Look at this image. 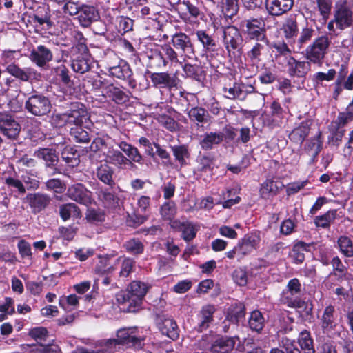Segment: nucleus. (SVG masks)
Wrapping results in <instances>:
<instances>
[{"instance_id": "f257e3e1", "label": "nucleus", "mask_w": 353, "mask_h": 353, "mask_svg": "<svg viewBox=\"0 0 353 353\" xmlns=\"http://www.w3.org/2000/svg\"><path fill=\"white\" fill-rule=\"evenodd\" d=\"M88 112L83 104L74 105L72 108L63 114H57L52 117V122L57 126L65 125L81 126L89 119Z\"/></svg>"}, {"instance_id": "f03ea898", "label": "nucleus", "mask_w": 353, "mask_h": 353, "mask_svg": "<svg viewBox=\"0 0 353 353\" xmlns=\"http://www.w3.org/2000/svg\"><path fill=\"white\" fill-rule=\"evenodd\" d=\"M330 41L327 36L316 38L305 50V58L310 62L321 65L327 52Z\"/></svg>"}, {"instance_id": "7ed1b4c3", "label": "nucleus", "mask_w": 353, "mask_h": 353, "mask_svg": "<svg viewBox=\"0 0 353 353\" xmlns=\"http://www.w3.org/2000/svg\"><path fill=\"white\" fill-rule=\"evenodd\" d=\"M148 286L145 283L139 281H132L129 287L128 292L117 295V301L119 303H128L130 305L138 306L141 303L143 298L148 292Z\"/></svg>"}, {"instance_id": "20e7f679", "label": "nucleus", "mask_w": 353, "mask_h": 353, "mask_svg": "<svg viewBox=\"0 0 353 353\" xmlns=\"http://www.w3.org/2000/svg\"><path fill=\"white\" fill-rule=\"evenodd\" d=\"M334 21L336 28L340 30L353 27L352 7L345 1L336 3L334 10Z\"/></svg>"}, {"instance_id": "39448f33", "label": "nucleus", "mask_w": 353, "mask_h": 353, "mask_svg": "<svg viewBox=\"0 0 353 353\" xmlns=\"http://www.w3.org/2000/svg\"><path fill=\"white\" fill-rule=\"evenodd\" d=\"M25 109L34 116H43L51 110V103L48 97L40 94L30 96L25 103Z\"/></svg>"}, {"instance_id": "423d86ee", "label": "nucleus", "mask_w": 353, "mask_h": 353, "mask_svg": "<svg viewBox=\"0 0 353 353\" xmlns=\"http://www.w3.org/2000/svg\"><path fill=\"white\" fill-rule=\"evenodd\" d=\"M241 26L245 34L249 39L263 42L265 40H268L263 20L260 19L245 20L242 21Z\"/></svg>"}, {"instance_id": "0eeeda50", "label": "nucleus", "mask_w": 353, "mask_h": 353, "mask_svg": "<svg viewBox=\"0 0 353 353\" xmlns=\"http://www.w3.org/2000/svg\"><path fill=\"white\" fill-rule=\"evenodd\" d=\"M116 339L118 344L139 348L145 338L137 327H125L117 331Z\"/></svg>"}, {"instance_id": "6e6552de", "label": "nucleus", "mask_w": 353, "mask_h": 353, "mask_svg": "<svg viewBox=\"0 0 353 353\" xmlns=\"http://www.w3.org/2000/svg\"><path fill=\"white\" fill-rule=\"evenodd\" d=\"M0 132L9 139H16L21 125L13 116L6 112L0 113Z\"/></svg>"}, {"instance_id": "1a4fd4ad", "label": "nucleus", "mask_w": 353, "mask_h": 353, "mask_svg": "<svg viewBox=\"0 0 353 353\" xmlns=\"http://www.w3.org/2000/svg\"><path fill=\"white\" fill-rule=\"evenodd\" d=\"M173 46L181 50V56L183 59H192L195 55L194 45L189 36L185 33H176L172 37L171 39Z\"/></svg>"}, {"instance_id": "9d476101", "label": "nucleus", "mask_w": 353, "mask_h": 353, "mask_svg": "<svg viewBox=\"0 0 353 353\" xmlns=\"http://www.w3.org/2000/svg\"><path fill=\"white\" fill-rule=\"evenodd\" d=\"M106 164H111L119 169H128L135 168V165L128 159L120 150L110 148L105 153Z\"/></svg>"}, {"instance_id": "9b49d317", "label": "nucleus", "mask_w": 353, "mask_h": 353, "mask_svg": "<svg viewBox=\"0 0 353 353\" xmlns=\"http://www.w3.org/2000/svg\"><path fill=\"white\" fill-rule=\"evenodd\" d=\"M301 283L297 279H291L283 291L282 300L288 306L295 307L299 305Z\"/></svg>"}, {"instance_id": "f8f14e48", "label": "nucleus", "mask_w": 353, "mask_h": 353, "mask_svg": "<svg viewBox=\"0 0 353 353\" xmlns=\"http://www.w3.org/2000/svg\"><path fill=\"white\" fill-rule=\"evenodd\" d=\"M223 43L229 53L241 46L243 38L239 29L234 26L225 28L223 31Z\"/></svg>"}, {"instance_id": "ddd939ff", "label": "nucleus", "mask_w": 353, "mask_h": 353, "mask_svg": "<svg viewBox=\"0 0 353 353\" xmlns=\"http://www.w3.org/2000/svg\"><path fill=\"white\" fill-rule=\"evenodd\" d=\"M261 241L260 232L254 231L253 232L245 234L241 239L237 245L239 248L240 253L242 254L243 258L252 253L256 250Z\"/></svg>"}, {"instance_id": "4468645a", "label": "nucleus", "mask_w": 353, "mask_h": 353, "mask_svg": "<svg viewBox=\"0 0 353 353\" xmlns=\"http://www.w3.org/2000/svg\"><path fill=\"white\" fill-rule=\"evenodd\" d=\"M67 195L70 199L85 205L91 203L92 201L91 192L81 183L70 186Z\"/></svg>"}, {"instance_id": "2eb2a0df", "label": "nucleus", "mask_w": 353, "mask_h": 353, "mask_svg": "<svg viewBox=\"0 0 353 353\" xmlns=\"http://www.w3.org/2000/svg\"><path fill=\"white\" fill-rule=\"evenodd\" d=\"M294 5V0H265V7L269 14L279 17L289 10Z\"/></svg>"}, {"instance_id": "dca6fc26", "label": "nucleus", "mask_w": 353, "mask_h": 353, "mask_svg": "<svg viewBox=\"0 0 353 353\" xmlns=\"http://www.w3.org/2000/svg\"><path fill=\"white\" fill-rule=\"evenodd\" d=\"M337 314L335 307L332 305H327L320 316L321 328L324 333L328 334L335 329L337 325Z\"/></svg>"}, {"instance_id": "f3484780", "label": "nucleus", "mask_w": 353, "mask_h": 353, "mask_svg": "<svg viewBox=\"0 0 353 353\" xmlns=\"http://www.w3.org/2000/svg\"><path fill=\"white\" fill-rule=\"evenodd\" d=\"M53 57L50 49L44 45H39L30 51V59L39 67H43Z\"/></svg>"}, {"instance_id": "a211bd4d", "label": "nucleus", "mask_w": 353, "mask_h": 353, "mask_svg": "<svg viewBox=\"0 0 353 353\" xmlns=\"http://www.w3.org/2000/svg\"><path fill=\"white\" fill-rule=\"evenodd\" d=\"M26 200L31 208L32 212L37 214L43 210L50 203V197L43 193H30L28 194Z\"/></svg>"}, {"instance_id": "6ab92c4d", "label": "nucleus", "mask_w": 353, "mask_h": 353, "mask_svg": "<svg viewBox=\"0 0 353 353\" xmlns=\"http://www.w3.org/2000/svg\"><path fill=\"white\" fill-rule=\"evenodd\" d=\"M288 72L292 77H303L310 70V62L299 61L296 60L292 56L286 57Z\"/></svg>"}, {"instance_id": "aec40b11", "label": "nucleus", "mask_w": 353, "mask_h": 353, "mask_svg": "<svg viewBox=\"0 0 353 353\" xmlns=\"http://www.w3.org/2000/svg\"><path fill=\"white\" fill-rule=\"evenodd\" d=\"M156 59L159 61V67H165L170 63L171 65L179 64L182 65V63L179 61L178 54L169 45H165L162 47V52H159L156 55Z\"/></svg>"}, {"instance_id": "412c9836", "label": "nucleus", "mask_w": 353, "mask_h": 353, "mask_svg": "<svg viewBox=\"0 0 353 353\" xmlns=\"http://www.w3.org/2000/svg\"><path fill=\"white\" fill-rule=\"evenodd\" d=\"M6 71L12 76L23 81H28L32 79H37L39 74L36 70L31 68H21L14 63H10L7 65Z\"/></svg>"}, {"instance_id": "4be33fe9", "label": "nucleus", "mask_w": 353, "mask_h": 353, "mask_svg": "<svg viewBox=\"0 0 353 353\" xmlns=\"http://www.w3.org/2000/svg\"><path fill=\"white\" fill-rule=\"evenodd\" d=\"M157 324L163 334L174 340L179 337L178 327L176 322L164 316L159 317Z\"/></svg>"}, {"instance_id": "5701e85b", "label": "nucleus", "mask_w": 353, "mask_h": 353, "mask_svg": "<svg viewBox=\"0 0 353 353\" xmlns=\"http://www.w3.org/2000/svg\"><path fill=\"white\" fill-rule=\"evenodd\" d=\"M113 57L118 61V63L117 65H108V68L110 75L121 79L130 77L132 71L129 65L123 60H119L115 55H113Z\"/></svg>"}, {"instance_id": "b1692460", "label": "nucleus", "mask_w": 353, "mask_h": 353, "mask_svg": "<svg viewBox=\"0 0 353 353\" xmlns=\"http://www.w3.org/2000/svg\"><path fill=\"white\" fill-rule=\"evenodd\" d=\"M284 37L287 40L288 44L291 46V43L295 41V38L298 35V24L294 17L287 18L281 27Z\"/></svg>"}, {"instance_id": "393cba45", "label": "nucleus", "mask_w": 353, "mask_h": 353, "mask_svg": "<svg viewBox=\"0 0 353 353\" xmlns=\"http://www.w3.org/2000/svg\"><path fill=\"white\" fill-rule=\"evenodd\" d=\"M150 79L154 85L160 88H172L176 85L174 76H171L167 72L152 73Z\"/></svg>"}, {"instance_id": "a878e982", "label": "nucleus", "mask_w": 353, "mask_h": 353, "mask_svg": "<svg viewBox=\"0 0 353 353\" xmlns=\"http://www.w3.org/2000/svg\"><path fill=\"white\" fill-rule=\"evenodd\" d=\"M99 17V13L94 7L83 6L80 9L78 19L83 26L88 27L92 22L97 21Z\"/></svg>"}, {"instance_id": "bb28decb", "label": "nucleus", "mask_w": 353, "mask_h": 353, "mask_svg": "<svg viewBox=\"0 0 353 353\" xmlns=\"http://www.w3.org/2000/svg\"><path fill=\"white\" fill-rule=\"evenodd\" d=\"M117 345H118V343L116 339L101 340L96 343V347L97 348V350L81 349L79 350L77 353H104L106 352H112Z\"/></svg>"}, {"instance_id": "cd10ccee", "label": "nucleus", "mask_w": 353, "mask_h": 353, "mask_svg": "<svg viewBox=\"0 0 353 353\" xmlns=\"http://www.w3.org/2000/svg\"><path fill=\"white\" fill-rule=\"evenodd\" d=\"M117 145L121 150L127 155L128 159H130L132 163H137L139 165H143V157L137 148L125 141H121L117 143Z\"/></svg>"}, {"instance_id": "c85d7f7f", "label": "nucleus", "mask_w": 353, "mask_h": 353, "mask_svg": "<svg viewBox=\"0 0 353 353\" xmlns=\"http://www.w3.org/2000/svg\"><path fill=\"white\" fill-rule=\"evenodd\" d=\"M310 121H305L301 122V124L294 128L290 134V139L295 143H301L307 137L310 129Z\"/></svg>"}, {"instance_id": "c756f323", "label": "nucleus", "mask_w": 353, "mask_h": 353, "mask_svg": "<svg viewBox=\"0 0 353 353\" xmlns=\"http://www.w3.org/2000/svg\"><path fill=\"white\" fill-rule=\"evenodd\" d=\"M268 40L265 41H256L251 49L248 52L247 55L254 63H258L261 61V56L267 50Z\"/></svg>"}, {"instance_id": "7c9ffc66", "label": "nucleus", "mask_w": 353, "mask_h": 353, "mask_svg": "<svg viewBox=\"0 0 353 353\" xmlns=\"http://www.w3.org/2000/svg\"><path fill=\"white\" fill-rule=\"evenodd\" d=\"M34 157L43 160L47 166L54 165L58 161V156L52 148H39L34 152Z\"/></svg>"}, {"instance_id": "2f4dec72", "label": "nucleus", "mask_w": 353, "mask_h": 353, "mask_svg": "<svg viewBox=\"0 0 353 353\" xmlns=\"http://www.w3.org/2000/svg\"><path fill=\"white\" fill-rule=\"evenodd\" d=\"M59 214L64 221L69 220L71 217L79 218L81 215L79 208L74 203L61 205L59 207Z\"/></svg>"}, {"instance_id": "473e14b6", "label": "nucleus", "mask_w": 353, "mask_h": 353, "mask_svg": "<svg viewBox=\"0 0 353 353\" xmlns=\"http://www.w3.org/2000/svg\"><path fill=\"white\" fill-rule=\"evenodd\" d=\"M223 139V134L221 132H210L203 135L200 141L201 147L203 150H210L214 145L220 143Z\"/></svg>"}, {"instance_id": "72a5a7b5", "label": "nucleus", "mask_w": 353, "mask_h": 353, "mask_svg": "<svg viewBox=\"0 0 353 353\" xmlns=\"http://www.w3.org/2000/svg\"><path fill=\"white\" fill-rule=\"evenodd\" d=\"M314 30L312 28L305 27L301 30L297 40L291 43V48L293 50H299L303 46L311 40L314 35Z\"/></svg>"}, {"instance_id": "f704fd0d", "label": "nucleus", "mask_w": 353, "mask_h": 353, "mask_svg": "<svg viewBox=\"0 0 353 353\" xmlns=\"http://www.w3.org/2000/svg\"><path fill=\"white\" fill-rule=\"evenodd\" d=\"M243 83L234 82L232 84H229L228 86H225L223 88L225 97L230 99H243V92L242 91Z\"/></svg>"}, {"instance_id": "c9c22d12", "label": "nucleus", "mask_w": 353, "mask_h": 353, "mask_svg": "<svg viewBox=\"0 0 353 353\" xmlns=\"http://www.w3.org/2000/svg\"><path fill=\"white\" fill-rule=\"evenodd\" d=\"M97 177L105 184L111 185L114 181L112 179L113 170L108 164H101L96 170Z\"/></svg>"}, {"instance_id": "e433bc0d", "label": "nucleus", "mask_w": 353, "mask_h": 353, "mask_svg": "<svg viewBox=\"0 0 353 353\" xmlns=\"http://www.w3.org/2000/svg\"><path fill=\"white\" fill-rule=\"evenodd\" d=\"M336 210H330L323 215L317 216L314 219V224L318 228H328L336 217Z\"/></svg>"}, {"instance_id": "4c0bfd02", "label": "nucleus", "mask_w": 353, "mask_h": 353, "mask_svg": "<svg viewBox=\"0 0 353 353\" xmlns=\"http://www.w3.org/2000/svg\"><path fill=\"white\" fill-rule=\"evenodd\" d=\"M298 343L303 353H315L313 340L309 332L302 331L299 334Z\"/></svg>"}, {"instance_id": "58836bf2", "label": "nucleus", "mask_w": 353, "mask_h": 353, "mask_svg": "<svg viewBox=\"0 0 353 353\" xmlns=\"http://www.w3.org/2000/svg\"><path fill=\"white\" fill-rule=\"evenodd\" d=\"M353 120V110L347 108L345 111L340 112L337 118L331 123L332 126L343 129L347 124Z\"/></svg>"}, {"instance_id": "ea45409f", "label": "nucleus", "mask_w": 353, "mask_h": 353, "mask_svg": "<svg viewBox=\"0 0 353 353\" xmlns=\"http://www.w3.org/2000/svg\"><path fill=\"white\" fill-rule=\"evenodd\" d=\"M190 119L198 123H205L209 120V114L205 109L201 107L191 108L188 112Z\"/></svg>"}, {"instance_id": "a19ab883", "label": "nucleus", "mask_w": 353, "mask_h": 353, "mask_svg": "<svg viewBox=\"0 0 353 353\" xmlns=\"http://www.w3.org/2000/svg\"><path fill=\"white\" fill-rule=\"evenodd\" d=\"M279 188L276 181L268 179L261 185L260 189L261 196L264 199H269L271 196L277 194Z\"/></svg>"}, {"instance_id": "79ce46f5", "label": "nucleus", "mask_w": 353, "mask_h": 353, "mask_svg": "<svg viewBox=\"0 0 353 353\" xmlns=\"http://www.w3.org/2000/svg\"><path fill=\"white\" fill-rule=\"evenodd\" d=\"M249 326L250 329L256 332L262 330L264 325V318L259 310L253 311L249 319Z\"/></svg>"}, {"instance_id": "37998d69", "label": "nucleus", "mask_w": 353, "mask_h": 353, "mask_svg": "<svg viewBox=\"0 0 353 353\" xmlns=\"http://www.w3.org/2000/svg\"><path fill=\"white\" fill-rule=\"evenodd\" d=\"M214 310V307L210 305L202 308L200 312V327L201 330L209 326V323L212 321Z\"/></svg>"}, {"instance_id": "c03bdc74", "label": "nucleus", "mask_w": 353, "mask_h": 353, "mask_svg": "<svg viewBox=\"0 0 353 353\" xmlns=\"http://www.w3.org/2000/svg\"><path fill=\"white\" fill-rule=\"evenodd\" d=\"M70 136L77 143H86L90 141V137L87 131L81 126H74L70 129Z\"/></svg>"}, {"instance_id": "a18cd8bd", "label": "nucleus", "mask_w": 353, "mask_h": 353, "mask_svg": "<svg viewBox=\"0 0 353 353\" xmlns=\"http://www.w3.org/2000/svg\"><path fill=\"white\" fill-rule=\"evenodd\" d=\"M171 149L176 161H177L181 166L185 165V159L190 156L188 148L184 145H181L172 146Z\"/></svg>"}, {"instance_id": "49530a36", "label": "nucleus", "mask_w": 353, "mask_h": 353, "mask_svg": "<svg viewBox=\"0 0 353 353\" xmlns=\"http://www.w3.org/2000/svg\"><path fill=\"white\" fill-rule=\"evenodd\" d=\"M176 214V204L173 201L164 203L161 208V214L164 220L171 221Z\"/></svg>"}, {"instance_id": "de8ad7c7", "label": "nucleus", "mask_w": 353, "mask_h": 353, "mask_svg": "<svg viewBox=\"0 0 353 353\" xmlns=\"http://www.w3.org/2000/svg\"><path fill=\"white\" fill-rule=\"evenodd\" d=\"M338 245L341 252L347 257L353 256V244L350 238L341 236L338 239Z\"/></svg>"}, {"instance_id": "09e8293b", "label": "nucleus", "mask_w": 353, "mask_h": 353, "mask_svg": "<svg viewBox=\"0 0 353 353\" xmlns=\"http://www.w3.org/2000/svg\"><path fill=\"white\" fill-rule=\"evenodd\" d=\"M238 10V0H223V12L226 17L232 18Z\"/></svg>"}, {"instance_id": "8fccbe9b", "label": "nucleus", "mask_w": 353, "mask_h": 353, "mask_svg": "<svg viewBox=\"0 0 353 353\" xmlns=\"http://www.w3.org/2000/svg\"><path fill=\"white\" fill-rule=\"evenodd\" d=\"M245 307L242 304H239L234 307L229 312L228 319L233 323L238 324L244 317Z\"/></svg>"}, {"instance_id": "3c124183", "label": "nucleus", "mask_w": 353, "mask_h": 353, "mask_svg": "<svg viewBox=\"0 0 353 353\" xmlns=\"http://www.w3.org/2000/svg\"><path fill=\"white\" fill-rule=\"evenodd\" d=\"M108 94L109 97H111L114 101L119 104L123 103L128 99V95L116 87L110 88Z\"/></svg>"}, {"instance_id": "603ef678", "label": "nucleus", "mask_w": 353, "mask_h": 353, "mask_svg": "<svg viewBox=\"0 0 353 353\" xmlns=\"http://www.w3.org/2000/svg\"><path fill=\"white\" fill-rule=\"evenodd\" d=\"M126 250L133 254H140L143 250V245L142 243L135 239H130L126 241L124 244Z\"/></svg>"}, {"instance_id": "864d4df0", "label": "nucleus", "mask_w": 353, "mask_h": 353, "mask_svg": "<svg viewBox=\"0 0 353 353\" xmlns=\"http://www.w3.org/2000/svg\"><path fill=\"white\" fill-rule=\"evenodd\" d=\"M272 48H274L279 54L276 55V59L279 63L282 56H290L291 49L288 45L285 42H277L272 44Z\"/></svg>"}, {"instance_id": "5fc2aeb1", "label": "nucleus", "mask_w": 353, "mask_h": 353, "mask_svg": "<svg viewBox=\"0 0 353 353\" xmlns=\"http://www.w3.org/2000/svg\"><path fill=\"white\" fill-rule=\"evenodd\" d=\"M46 188L55 193H63L65 190V184L58 179H51L46 182Z\"/></svg>"}, {"instance_id": "6e6d98bb", "label": "nucleus", "mask_w": 353, "mask_h": 353, "mask_svg": "<svg viewBox=\"0 0 353 353\" xmlns=\"http://www.w3.org/2000/svg\"><path fill=\"white\" fill-rule=\"evenodd\" d=\"M330 131L331 134L328 138L329 143L334 145H338L345 134V130L334 128L330 124Z\"/></svg>"}, {"instance_id": "4d7b16f0", "label": "nucleus", "mask_w": 353, "mask_h": 353, "mask_svg": "<svg viewBox=\"0 0 353 353\" xmlns=\"http://www.w3.org/2000/svg\"><path fill=\"white\" fill-rule=\"evenodd\" d=\"M86 219L91 223L102 222L105 220V214L101 210L90 208L86 212Z\"/></svg>"}, {"instance_id": "13d9d810", "label": "nucleus", "mask_w": 353, "mask_h": 353, "mask_svg": "<svg viewBox=\"0 0 353 353\" xmlns=\"http://www.w3.org/2000/svg\"><path fill=\"white\" fill-rule=\"evenodd\" d=\"M305 249V244L303 243H299L294 247L291 257L294 263H301L304 261L305 255L303 251Z\"/></svg>"}, {"instance_id": "bf43d9fd", "label": "nucleus", "mask_w": 353, "mask_h": 353, "mask_svg": "<svg viewBox=\"0 0 353 353\" xmlns=\"http://www.w3.org/2000/svg\"><path fill=\"white\" fill-rule=\"evenodd\" d=\"M29 336L38 343H41L48 337V331L45 327H37L30 330Z\"/></svg>"}, {"instance_id": "052dcab7", "label": "nucleus", "mask_w": 353, "mask_h": 353, "mask_svg": "<svg viewBox=\"0 0 353 353\" xmlns=\"http://www.w3.org/2000/svg\"><path fill=\"white\" fill-rule=\"evenodd\" d=\"M182 68L185 77L192 78L196 80L199 79L201 69L199 65L185 63L182 65Z\"/></svg>"}, {"instance_id": "680f3d73", "label": "nucleus", "mask_w": 353, "mask_h": 353, "mask_svg": "<svg viewBox=\"0 0 353 353\" xmlns=\"http://www.w3.org/2000/svg\"><path fill=\"white\" fill-rule=\"evenodd\" d=\"M317 7L324 20L328 19L331 8H332V1L331 0H317Z\"/></svg>"}, {"instance_id": "e2e57ef3", "label": "nucleus", "mask_w": 353, "mask_h": 353, "mask_svg": "<svg viewBox=\"0 0 353 353\" xmlns=\"http://www.w3.org/2000/svg\"><path fill=\"white\" fill-rule=\"evenodd\" d=\"M5 183L9 188L15 189L19 194H23L26 192V188L23 182L18 179L9 176L5 179Z\"/></svg>"}, {"instance_id": "0e129e2a", "label": "nucleus", "mask_w": 353, "mask_h": 353, "mask_svg": "<svg viewBox=\"0 0 353 353\" xmlns=\"http://www.w3.org/2000/svg\"><path fill=\"white\" fill-rule=\"evenodd\" d=\"M157 119L163 126L170 131H174L177 129V123L172 118L168 115H159Z\"/></svg>"}, {"instance_id": "69168bd1", "label": "nucleus", "mask_w": 353, "mask_h": 353, "mask_svg": "<svg viewBox=\"0 0 353 353\" xmlns=\"http://www.w3.org/2000/svg\"><path fill=\"white\" fill-rule=\"evenodd\" d=\"M181 230L183 239L186 241H189L196 236L197 229L194 225L186 223L183 224Z\"/></svg>"}, {"instance_id": "338daca9", "label": "nucleus", "mask_w": 353, "mask_h": 353, "mask_svg": "<svg viewBox=\"0 0 353 353\" xmlns=\"http://www.w3.org/2000/svg\"><path fill=\"white\" fill-rule=\"evenodd\" d=\"M17 247L19 254L22 258H26L29 260L32 259V250L30 244L25 240H20L18 242Z\"/></svg>"}, {"instance_id": "774afa93", "label": "nucleus", "mask_w": 353, "mask_h": 353, "mask_svg": "<svg viewBox=\"0 0 353 353\" xmlns=\"http://www.w3.org/2000/svg\"><path fill=\"white\" fill-rule=\"evenodd\" d=\"M71 67L74 72L80 74H83L90 69L88 61L83 59L73 60L71 63Z\"/></svg>"}]
</instances>
